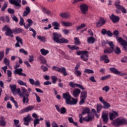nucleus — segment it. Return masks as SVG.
Instances as JSON below:
<instances>
[{
  "mask_svg": "<svg viewBox=\"0 0 127 127\" xmlns=\"http://www.w3.org/2000/svg\"><path fill=\"white\" fill-rule=\"evenodd\" d=\"M62 35L60 33L54 32L53 33V40L56 43H68L69 41L64 38H62Z\"/></svg>",
  "mask_w": 127,
  "mask_h": 127,
  "instance_id": "1",
  "label": "nucleus"
},
{
  "mask_svg": "<svg viewBox=\"0 0 127 127\" xmlns=\"http://www.w3.org/2000/svg\"><path fill=\"white\" fill-rule=\"evenodd\" d=\"M89 52L87 51H79L76 52L77 55L80 56L81 59H82L83 61L87 62L88 61V58H89V55H88Z\"/></svg>",
  "mask_w": 127,
  "mask_h": 127,
  "instance_id": "2",
  "label": "nucleus"
},
{
  "mask_svg": "<svg viewBox=\"0 0 127 127\" xmlns=\"http://www.w3.org/2000/svg\"><path fill=\"white\" fill-rule=\"evenodd\" d=\"M127 124V120L126 119H121V118H117L115 119L113 123V125L115 126H123Z\"/></svg>",
  "mask_w": 127,
  "mask_h": 127,
  "instance_id": "3",
  "label": "nucleus"
},
{
  "mask_svg": "<svg viewBox=\"0 0 127 127\" xmlns=\"http://www.w3.org/2000/svg\"><path fill=\"white\" fill-rule=\"evenodd\" d=\"M87 94H88V92L86 91H83L81 92L79 105L85 104V101H86V98H87Z\"/></svg>",
  "mask_w": 127,
  "mask_h": 127,
  "instance_id": "4",
  "label": "nucleus"
},
{
  "mask_svg": "<svg viewBox=\"0 0 127 127\" xmlns=\"http://www.w3.org/2000/svg\"><path fill=\"white\" fill-rule=\"evenodd\" d=\"M115 6L117 9H119L122 11L123 13H127V9L121 5V1L119 0L115 2Z\"/></svg>",
  "mask_w": 127,
  "mask_h": 127,
  "instance_id": "5",
  "label": "nucleus"
},
{
  "mask_svg": "<svg viewBox=\"0 0 127 127\" xmlns=\"http://www.w3.org/2000/svg\"><path fill=\"white\" fill-rule=\"evenodd\" d=\"M117 40L120 42L121 45L123 46V49L127 51V42L122 37L117 38Z\"/></svg>",
  "mask_w": 127,
  "mask_h": 127,
  "instance_id": "6",
  "label": "nucleus"
},
{
  "mask_svg": "<svg viewBox=\"0 0 127 127\" xmlns=\"http://www.w3.org/2000/svg\"><path fill=\"white\" fill-rule=\"evenodd\" d=\"M110 70L114 74H116V75H119V76H121V77H123L124 76H126L127 75V73H122V71L118 70V69H117V68L115 67L110 68Z\"/></svg>",
  "mask_w": 127,
  "mask_h": 127,
  "instance_id": "7",
  "label": "nucleus"
},
{
  "mask_svg": "<svg viewBox=\"0 0 127 127\" xmlns=\"http://www.w3.org/2000/svg\"><path fill=\"white\" fill-rule=\"evenodd\" d=\"M9 1L11 4L17 6V8L21 7V0H9Z\"/></svg>",
  "mask_w": 127,
  "mask_h": 127,
  "instance_id": "8",
  "label": "nucleus"
},
{
  "mask_svg": "<svg viewBox=\"0 0 127 127\" xmlns=\"http://www.w3.org/2000/svg\"><path fill=\"white\" fill-rule=\"evenodd\" d=\"M65 103L67 105H76L78 103V100L70 96L69 98L65 100Z\"/></svg>",
  "mask_w": 127,
  "mask_h": 127,
  "instance_id": "9",
  "label": "nucleus"
},
{
  "mask_svg": "<svg viewBox=\"0 0 127 127\" xmlns=\"http://www.w3.org/2000/svg\"><path fill=\"white\" fill-rule=\"evenodd\" d=\"M34 109V106L30 105L27 106V107L22 109L20 112V114H24V113H27L28 112H30V111H32Z\"/></svg>",
  "mask_w": 127,
  "mask_h": 127,
  "instance_id": "10",
  "label": "nucleus"
},
{
  "mask_svg": "<svg viewBox=\"0 0 127 127\" xmlns=\"http://www.w3.org/2000/svg\"><path fill=\"white\" fill-rule=\"evenodd\" d=\"M69 86H70V87H71V88H76V87H77V88H79V89H80L81 90H85V88L84 87V86H83V85L77 83L74 84L72 81L69 82Z\"/></svg>",
  "mask_w": 127,
  "mask_h": 127,
  "instance_id": "11",
  "label": "nucleus"
},
{
  "mask_svg": "<svg viewBox=\"0 0 127 127\" xmlns=\"http://www.w3.org/2000/svg\"><path fill=\"white\" fill-rule=\"evenodd\" d=\"M80 10L83 14H87L88 13V5L85 4H82L80 6Z\"/></svg>",
  "mask_w": 127,
  "mask_h": 127,
  "instance_id": "12",
  "label": "nucleus"
},
{
  "mask_svg": "<svg viewBox=\"0 0 127 127\" xmlns=\"http://www.w3.org/2000/svg\"><path fill=\"white\" fill-rule=\"evenodd\" d=\"M24 126H29V123L31 122V116L28 114L23 119Z\"/></svg>",
  "mask_w": 127,
  "mask_h": 127,
  "instance_id": "13",
  "label": "nucleus"
},
{
  "mask_svg": "<svg viewBox=\"0 0 127 127\" xmlns=\"http://www.w3.org/2000/svg\"><path fill=\"white\" fill-rule=\"evenodd\" d=\"M23 71V69H22V68H16L15 70L13 71L14 74H18L19 76H23L24 77L26 76V74L24 73H23L22 71Z\"/></svg>",
  "mask_w": 127,
  "mask_h": 127,
  "instance_id": "14",
  "label": "nucleus"
},
{
  "mask_svg": "<svg viewBox=\"0 0 127 127\" xmlns=\"http://www.w3.org/2000/svg\"><path fill=\"white\" fill-rule=\"evenodd\" d=\"M116 117H119V113L115 111H113V113H110L109 114L110 121H113L114 119H116Z\"/></svg>",
  "mask_w": 127,
  "mask_h": 127,
  "instance_id": "15",
  "label": "nucleus"
},
{
  "mask_svg": "<svg viewBox=\"0 0 127 127\" xmlns=\"http://www.w3.org/2000/svg\"><path fill=\"white\" fill-rule=\"evenodd\" d=\"M22 97H29V92L24 87H22L21 96Z\"/></svg>",
  "mask_w": 127,
  "mask_h": 127,
  "instance_id": "16",
  "label": "nucleus"
},
{
  "mask_svg": "<svg viewBox=\"0 0 127 127\" xmlns=\"http://www.w3.org/2000/svg\"><path fill=\"white\" fill-rule=\"evenodd\" d=\"M110 19L112 20L114 23H116V22H119L120 21V17L117 16L113 14L112 15L110 16Z\"/></svg>",
  "mask_w": 127,
  "mask_h": 127,
  "instance_id": "17",
  "label": "nucleus"
},
{
  "mask_svg": "<svg viewBox=\"0 0 127 127\" xmlns=\"http://www.w3.org/2000/svg\"><path fill=\"white\" fill-rule=\"evenodd\" d=\"M81 93V90L78 88H75L73 90L72 92V96L74 97V98H77V97H79V95Z\"/></svg>",
  "mask_w": 127,
  "mask_h": 127,
  "instance_id": "18",
  "label": "nucleus"
},
{
  "mask_svg": "<svg viewBox=\"0 0 127 127\" xmlns=\"http://www.w3.org/2000/svg\"><path fill=\"white\" fill-rule=\"evenodd\" d=\"M105 23H106V20L104 18H101L96 23V26L97 27H101V26L104 25Z\"/></svg>",
  "mask_w": 127,
  "mask_h": 127,
  "instance_id": "19",
  "label": "nucleus"
},
{
  "mask_svg": "<svg viewBox=\"0 0 127 127\" xmlns=\"http://www.w3.org/2000/svg\"><path fill=\"white\" fill-rule=\"evenodd\" d=\"M0 20L1 21H3V22H7V23H10V20L9 19V16L6 15L5 17L4 16H1L0 17Z\"/></svg>",
  "mask_w": 127,
  "mask_h": 127,
  "instance_id": "20",
  "label": "nucleus"
},
{
  "mask_svg": "<svg viewBox=\"0 0 127 127\" xmlns=\"http://www.w3.org/2000/svg\"><path fill=\"white\" fill-rule=\"evenodd\" d=\"M58 72L63 73L64 76H67V75H68V73H67V71H66V68L64 67H59V70Z\"/></svg>",
  "mask_w": 127,
  "mask_h": 127,
  "instance_id": "21",
  "label": "nucleus"
},
{
  "mask_svg": "<svg viewBox=\"0 0 127 127\" xmlns=\"http://www.w3.org/2000/svg\"><path fill=\"white\" fill-rule=\"evenodd\" d=\"M92 120H94V116L88 114V116L83 118V121L84 122H91Z\"/></svg>",
  "mask_w": 127,
  "mask_h": 127,
  "instance_id": "22",
  "label": "nucleus"
},
{
  "mask_svg": "<svg viewBox=\"0 0 127 127\" xmlns=\"http://www.w3.org/2000/svg\"><path fill=\"white\" fill-rule=\"evenodd\" d=\"M96 42V39L93 37H87V42L88 44H93Z\"/></svg>",
  "mask_w": 127,
  "mask_h": 127,
  "instance_id": "23",
  "label": "nucleus"
},
{
  "mask_svg": "<svg viewBox=\"0 0 127 127\" xmlns=\"http://www.w3.org/2000/svg\"><path fill=\"white\" fill-rule=\"evenodd\" d=\"M53 26H54V29H55L56 30H58V29H60V24L58 23L57 21L53 22L52 24Z\"/></svg>",
  "mask_w": 127,
  "mask_h": 127,
  "instance_id": "24",
  "label": "nucleus"
},
{
  "mask_svg": "<svg viewBox=\"0 0 127 127\" xmlns=\"http://www.w3.org/2000/svg\"><path fill=\"white\" fill-rule=\"evenodd\" d=\"M101 59L102 61H104V63H109L110 62V60L108 58L107 55H104L101 56Z\"/></svg>",
  "mask_w": 127,
  "mask_h": 127,
  "instance_id": "25",
  "label": "nucleus"
},
{
  "mask_svg": "<svg viewBox=\"0 0 127 127\" xmlns=\"http://www.w3.org/2000/svg\"><path fill=\"white\" fill-rule=\"evenodd\" d=\"M42 11L44 13L47 14V15H52V12L46 8L43 7L42 8Z\"/></svg>",
  "mask_w": 127,
  "mask_h": 127,
  "instance_id": "26",
  "label": "nucleus"
},
{
  "mask_svg": "<svg viewBox=\"0 0 127 127\" xmlns=\"http://www.w3.org/2000/svg\"><path fill=\"white\" fill-rule=\"evenodd\" d=\"M102 118L103 119V122L107 124L108 122H109V118H108V114L106 113H103Z\"/></svg>",
  "mask_w": 127,
  "mask_h": 127,
  "instance_id": "27",
  "label": "nucleus"
},
{
  "mask_svg": "<svg viewBox=\"0 0 127 127\" xmlns=\"http://www.w3.org/2000/svg\"><path fill=\"white\" fill-rule=\"evenodd\" d=\"M13 33V31L11 30V29L10 28L9 30L6 31L5 33V35L6 36H10V37H13V35L12 34Z\"/></svg>",
  "mask_w": 127,
  "mask_h": 127,
  "instance_id": "28",
  "label": "nucleus"
},
{
  "mask_svg": "<svg viewBox=\"0 0 127 127\" xmlns=\"http://www.w3.org/2000/svg\"><path fill=\"white\" fill-rule=\"evenodd\" d=\"M38 60H39V61H40L41 63H42V64H46V63H47V61H46V60H45V58H44V57H43L42 56H39L38 58Z\"/></svg>",
  "mask_w": 127,
  "mask_h": 127,
  "instance_id": "29",
  "label": "nucleus"
},
{
  "mask_svg": "<svg viewBox=\"0 0 127 127\" xmlns=\"http://www.w3.org/2000/svg\"><path fill=\"white\" fill-rule=\"evenodd\" d=\"M60 16L63 18H69L70 17V14L68 13H61L60 14Z\"/></svg>",
  "mask_w": 127,
  "mask_h": 127,
  "instance_id": "30",
  "label": "nucleus"
},
{
  "mask_svg": "<svg viewBox=\"0 0 127 127\" xmlns=\"http://www.w3.org/2000/svg\"><path fill=\"white\" fill-rule=\"evenodd\" d=\"M9 87L11 89V91L12 94H13V95H15V92H16V85L15 84L13 85H10Z\"/></svg>",
  "mask_w": 127,
  "mask_h": 127,
  "instance_id": "31",
  "label": "nucleus"
},
{
  "mask_svg": "<svg viewBox=\"0 0 127 127\" xmlns=\"http://www.w3.org/2000/svg\"><path fill=\"white\" fill-rule=\"evenodd\" d=\"M26 10L24 11L23 16H27L30 13V8L27 7L25 8Z\"/></svg>",
  "mask_w": 127,
  "mask_h": 127,
  "instance_id": "32",
  "label": "nucleus"
},
{
  "mask_svg": "<svg viewBox=\"0 0 127 127\" xmlns=\"http://www.w3.org/2000/svg\"><path fill=\"white\" fill-rule=\"evenodd\" d=\"M87 114V115H89L90 114V109L88 107H86L83 110L81 115H84Z\"/></svg>",
  "mask_w": 127,
  "mask_h": 127,
  "instance_id": "33",
  "label": "nucleus"
},
{
  "mask_svg": "<svg viewBox=\"0 0 127 127\" xmlns=\"http://www.w3.org/2000/svg\"><path fill=\"white\" fill-rule=\"evenodd\" d=\"M12 31L14 33H15L16 34H17L18 33H20L22 31V29L20 28H16L15 29H13L12 30Z\"/></svg>",
  "mask_w": 127,
  "mask_h": 127,
  "instance_id": "34",
  "label": "nucleus"
},
{
  "mask_svg": "<svg viewBox=\"0 0 127 127\" xmlns=\"http://www.w3.org/2000/svg\"><path fill=\"white\" fill-rule=\"evenodd\" d=\"M63 97L64 99V100H65V101H66V100H67L71 97V95H70V94L69 93L66 92V93L63 94Z\"/></svg>",
  "mask_w": 127,
  "mask_h": 127,
  "instance_id": "35",
  "label": "nucleus"
},
{
  "mask_svg": "<svg viewBox=\"0 0 127 127\" xmlns=\"http://www.w3.org/2000/svg\"><path fill=\"white\" fill-rule=\"evenodd\" d=\"M67 47H68V48H69V49H70V50H79V47H77L75 45L71 46L70 45H68Z\"/></svg>",
  "mask_w": 127,
  "mask_h": 127,
  "instance_id": "36",
  "label": "nucleus"
},
{
  "mask_svg": "<svg viewBox=\"0 0 127 127\" xmlns=\"http://www.w3.org/2000/svg\"><path fill=\"white\" fill-rule=\"evenodd\" d=\"M40 52H41L42 55H44V56L47 55V54H48V53H49V51L48 50H45L44 49H41Z\"/></svg>",
  "mask_w": 127,
  "mask_h": 127,
  "instance_id": "37",
  "label": "nucleus"
},
{
  "mask_svg": "<svg viewBox=\"0 0 127 127\" xmlns=\"http://www.w3.org/2000/svg\"><path fill=\"white\" fill-rule=\"evenodd\" d=\"M62 24H63V25H64V26H66V27H68V26H72V25H73V24H72V23L65 21H62Z\"/></svg>",
  "mask_w": 127,
  "mask_h": 127,
  "instance_id": "38",
  "label": "nucleus"
},
{
  "mask_svg": "<svg viewBox=\"0 0 127 127\" xmlns=\"http://www.w3.org/2000/svg\"><path fill=\"white\" fill-rule=\"evenodd\" d=\"M103 108H104V107L103 106V105H102V104H97V108H96L97 112L100 113V112L101 111L102 109H103Z\"/></svg>",
  "mask_w": 127,
  "mask_h": 127,
  "instance_id": "39",
  "label": "nucleus"
},
{
  "mask_svg": "<svg viewBox=\"0 0 127 127\" xmlns=\"http://www.w3.org/2000/svg\"><path fill=\"white\" fill-rule=\"evenodd\" d=\"M6 125V123H5V121H4L3 117H1V120H0V126L1 127H4Z\"/></svg>",
  "mask_w": 127,
  "mask_h": 127,
  "instance_id": "40",
  "label": "nucleus"
},
{
  "mask_svg": "<svg viewBox=\"0 0 127 127\" xmlns=\"http://www.w3.org/2000/svg\"><path fill=\"white\" fill-rule=\"evenodd\" d=\"M3 62V63H4V64L5 65H6L7 66H9V65L10 64V62L9 61V59H8L6 58H4Z\"/></svg>",
  "mask_w": 127,
  "mask_h": 127,
  "instance_id": "41",
  "label": "nucleus"
},
{
  "mask_svg": "<svg viewBox=\"0 0 127 127\" xmlns=\"http://www.w3.org/2000/svg\"><path fill=\"white\" fill-rule=\"evenodd\" d=\"M115 51L114 50L109 48L105 49L104 51V53L106 54H110V53H112Z\"/></svg>",
  "mask_w": 127,
  "mask_h": 127,
  "instance_id": "42",
  "label": "nucleus"
},
{
  "mask_svg": "<svg viewBox=\"0 0 127 127\" xmlns=\"http://www.w3.org/2000/svg\"><path fill=\"white\" fill-rule=\"evenodd\" d=\"M8 4V2L6 1L4 2V4L1 9V11H4V10H5V9L6 8V7H7Z\"/></svg>",
  "mask_w": 127,
  "mask_h": 127,
  "instance_id": "43",
  "label": "nucleus"
},
{
  "mask_svg": "<svg viewBox=\"0 0 127 127\" xmlns=\"http://www.w3.org/2000/svg\"><path fill=\"white\" fill-rule=\"evenodd\" d=\"M10 100L11 102H12V103L14 104L15 107L17 109L18 108V105H17V102L15 100H14V98H13V97L11 96Z\"/></svg>",
  "mask_w": 127,
  "mask_h": 127,
  "instance_id": "44",
  "label": "nucleus"
},
{
  "mask_svg": "<svg viewBox=\"0 0 127 127\" xmlns=\"http://www.w3.org/2000/svg\"><path fill=\"white\" fill-rule=\"evenodd\" d=\"M103 105H104V109H109V108H111V105L110 103L107 102V101H105Z\"/></svg>",
  "mask_w": 127,
  "mask_h": 127,
  "instance_id": "45",
  "label": "nucleus"
},
{
  "mask_svg": "<svg viewBox=\"0 0 127 127\" xmlns=\"http://www.w3.org/2000/svg\"><path fill=\"white\" fill-rule=\"evenodd\" d=\"M17 83L20 85V86H25V87H27V85H26V83L23 82L22 80H18Z\"/></svg>",
  "mask_w": 127,
  "mask_h": 127,
  "instance_id": "46",
  "label": "nucleus"
},
{
  "mask_svg": "<svg viewBox=\"0 0 127 127\" xmlns=\"http://www.w3.org/2000/svg\"><path fill=\"white\" fill-rule=\"evenodd\" d=\"M51 79L52 80L53 84H56V82H57V76L55 75H52L51 76Z\"/></svg>",
  "mask_w": 127,
  "mask_h": 127,
  "instance_id": "47",
  "label": "nucleus"
},
{
  "mask_svg": "<svg viewBox=\"0 0 127 127\" xmlns=\"http://www.w3.org/2000/svg\"><path fill=\"white\" fill-rule=\"evenodd\" d=\"M84 73H87L88 74H94V71L92 69L85 68L84 71Z\"/></svg>",
  "mask_w": 127,
  "mask_h": 127,
  "instance_id": "48",
  "label": "nucleus"
},
{
  "mask_svg": "<svg viewBox=\"0 0 127 127\" xmlns=\"http://www.w3.org/2000/svg\"><path fill=\"white\" fill-rule=\"evenodd\" d=\"M19 25L22 26V25H24L25 23H24V19L22 17H20V21L19 22Z\"/></svg>",
  "mask_w": 127,
  "mask_h": 127,
  "instance_id": "49",
  "label": "nucleus"
},
{
  "mask_svg": "<svg viewBox=\"0 0 127 127\" xmlns=\"http://www.w3.org/2000/svg\"><path fill=\"white\" fill-rule=\"evenodd\" d=\"M23 104H28L29 102V99H28V97H23Z\"/></svg>",
  "mask_w": 127,
  "mask_h": 127,
  "instance_id": "50",
  "label": "nucleus"
},
{
  "mask_svg": "<svg viewBox=\"0 0 127 127\" xmlns=\"http://www.w3.org/2000/svg\"><path fill=\"white\" fill-rule=\"evenodd\" d=\"M34 127H36V126H37V125H39V124H40V122H39V120H38V119H35L34 120Z\"/></svg>",
  "mask_w": 127,
  "mask_h": 127,
  "instance_id": "51",
  "label": "nucleus"
},
{
  "mask_svg": "<svg viewBox=\"0 0 127 127\" xmlns=\"http://www.w3.org/2000/svg\"><path fill=\"white\" fill-rule=\"evenodd\" d=\"M16 40L18 43H20L21 45H22V39L18 36L16 37Z\"/></svg>",
  "mask_w": 127,
  "mask_h": 127,
  "instance_id": "52",
  "label": "nucleus"
},
{
  "mask_svg": "<svg viewBox=\"0 0 127 127\" xmlns=\"http://www.w3.org/2000/svg\"><path fill=\"white\" fill-rule=\"evenodd\" d=\"M74 74H75L76 75V76H77V77H80V76H81L82 75V72H81V71L80 70H75L74 72Z\"/></svg>",
  "mask_w": 127,
  "mask_h": 127,
  "instance_id": "53",
  "label": "nucleus"
},
{
  "mask_svg": "<svg viewBox=\"0 0 127 127\" xmlns=\"http://www.w3.org/2000/svg\"><path fill=\"white\" fill-rule=\"evenodd\" d=\"M4 57V51H0V62L3 59Z\"/></svg>",
  "mask_w": 127,
  "mask_h": 127,
  "instance_id": "54",
  "label": "nucleus"
},
{
  "mask_svg": "<svg viewBox=\"0 0 127 127\" xmlns=\"http://www.w3.org/2000/svg\"><path fill=\"white\" fill-rule=\"evenodd\" d=\"M74 44L75 45H79L81 44V42H80V40L78 39V38H74Z\"/></svg>",
  "mask_w": 127,
  "mask_h": 127,
  "instance_id": "55",
  "label": "nucleus"
},
{
  "mask_svg": "<svg viewBox=\"0 0 127 127\" xmlns=\"http://www.w3.org/2000/svg\"><path fill=\"white\" fill-rule=\"evenodd\" d=\"M122 52V51H121V49H120L119 47H117L116 48V50L115 51V54H120V53Z\"/></svg>",
  "mask_w": 127,
  "mask_h": 127,
  "instance_id": "56",
  "label": "nucleus"
},
{
  "mask_svg": "<svg viewBox=\"0 0 127 127\" xmlns=\"http://www.w3.org/2000/svg\"><path fill=\"white\" fill-rule=\"evenodd\" d=\"M19 51L20 53H22L23 54H24V55H27V54H28V53L27 52V51H25L23 49H20Z\"/></svg>",
  "mask_w": 127,
  "mask_h": 127,
  "instance_id": "57",
  "label": "nucleus"
},
{
  "mask_svg": "<svg viewBox=\"0 0 127 127\" xmlns=\"http://www.w3.org/2000/svg\"><path fill=\"white\" fill-rule=\"evenodd\" d=\"M103 91H105L106 93H108L110 91V87L109 86H105L102 88Z\"/></svg>",
  "mask_w": 127,
  "mask_h": 127,
  "instance_id": "58",
  "label": "nucleus"
},
{
  "mask_svg": "<svg viewBox=\"0 0 127 127\" xmlns=\"http://www.w3.org/2000/svg\"><path fill=\"white\" fill-rule=\"evenodd\" d=\"M108 44L109 46L111 47V49H112V50L115 51V45H114V43H113V42H108Z\"/></svg>",
  "mask_w": 127,
  "mask_h": 127,
  "instance_id": "59",
  "label": "nucleus"
},
{
  "mask_svg": "<svg viewBox=\"0 0 127 127\" xmlns=\"http://www.w3.org/2000/svg\"><path fill=\"white\" fill-rule=\"evenodd\" d=\"M86 26V24L84 23L81 24V25L79 26L77 28V31H78L79 29H82V28L85 27Z\"/></svg>",
  "mask_w": 127,
  "mask_h": 127,
  "instance_id": "60",
  "label": "nucleus"
},
{
  "mask_svg": "<svg viewBox=\"0 0 127 127\" xmlns=\"http://www.w3.org/2000/svg\"><path fill=\"white\" fill-rule=\"evenodd\" d=\"M29 30L30 31H32L33 33V34H32V36L33 37H35V36H36V31H35L34 29L32 28H30Z\"/></svg>",
  "mask_w": 127,
  "mask_h": 127,
  "instance_id": "61",
  "label": "nucleus"
},
{
  "mask_svg": "<svg viewBox=\"0 0 127 127\" xmlns=\"http://www.w3.org/2000/svg\"><path fill=\"white\" fill-rule=\"evenodd\" d=\"M37 38H38V39L40 40V41H43V42L46 41V40H45V37H44L37 36Z\"/></svg>",
  "mask_w": 127,
  "mask_h": 127,
  "instance_id": "62",
  "label": "nucleus"
},
{
  "mask_svg": "<svg viewBox=\"0 0 127 127\" xmlns=\"http://www.w3.org/2000/svg\"><path fill=\"white\" fill-rule=\"evenodd\" d=\"M41 70H43V72H46V71H48V68L44 65H42L41 66Z\"/></svg>",
  "mask_w": 127,
  "mask_h": 127,
  "instance_id": "63",
  "label": "nucleus"
},
{
  "mask_svg": "<svg viewBox=\"0 0 127 127\" xmlns=\"http://www.w3.org/2000/svg\"><path fill=\"white\" fill-rule=\"evenodd\" d=\"M60 113L61 114H65V113H66V109L65 107H62L61 108L60 110Z\"/></svg>",
  "mask_w": 127,
  "mask_h": 127,
  "instance_id": "64",
  "label": "nucleus"
}]
</instances>
